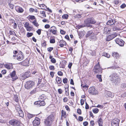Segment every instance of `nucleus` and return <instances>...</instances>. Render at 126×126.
Returning a JSON list of instances; mask_svg holds the SVG:
<instances>
[{
    "label": "nucleus",
    "mask_w": 126,
    "mask_h": 126,
    "mask_svg": "<svg viewBox=\"0 0 126 126\" xmlns=\"http://www.w3.org/2000/svg\"><path fill=\"white\" fill-rule=\"evenodd\" d=\"M110 78L111 81L116 84L120 81V78L115 73H113L109 76Z\"/></svg>",
    "instance_id": "obj_1"
},
{
    "label": "nucleus",
    "mask_w": 126,
    "mask_h": 126,
    "mask_svg": "<svg viewBox=\"0 0 126 126\" xmlns=\"http://www.w3.org/2000/svg\"><path fill=\"white\" fill-rule=\"evenodd\" d=\"M84 22L86 26L87 27H90L91 26L90 24H94L96 22L93 18L90 17L88 18L84 21Z\"/></svg>",
    "instance_id": "obj_2"
},
{
    "label": "nucleus",
    "mask_w": 126,
    "mask_h": 126,
    "mask_svg": "<svg viewBox=\"0 0 126 126\" xmlns=\"http://www.w3.org/2000/svg\"><path fill=\"white\" fill-rule=\"evenodd\" d=\"M34 84L33 81H29L26 82L25 85V88L27 89L32 88Z\"/></svg>",
    "instance_id": "obj_3"
},
{
    "label": "nucleus",
    "mask_w": 126,
    "mask_h": 126,
    "mask_svg": "<svg viewBox=\"0 0 126 126\" xmlns=\"http://www.w3.org/2000/svg\"><path fill=\"white\" fill-rule=\"evenodd\" d=\"M94 71L95 73L101 72L102 69L100 66L99 63L98 62L95 66L94 69L93 70Z\"/></svg>",
    "instance_id": "obj_4"
},
{
    "label": "nucleus",
    "mask_w": 126,
    "mask_h": 126,
    "mask_svg": "<svg viewBox=\"0 0 126 126\" xmlns=\"http://www.w3.org/2000/svg\"><path fill=\"white\" fill-rule=\"evenodd\" d=\"M116 32H113L112 34L108 35L107 36L106 40L107 41H109L112 40L117 36Z\"/></svg>",
    "instance_id": "obj_5"
},
{
    "label": "nucleus",
    "mask_w": 126,
    "mask_h": 126,
    "mask_svg": "<svg viewBox=\"0 0 126 126\" xmlns=\"http://www.w3.org/2000/svg\"><path fill=\"white\" fill-rule=\"evenodd\" d=\"M9 123L10 124L14 126H17L19 124V122L16 119L11 120L9 121Z\"/></svg>",
    "instance_id": "obj_6"
},
{
    "label": "nucleus",
    "mask_w": 126,
    "mask_h": 126,
    "mask_svg": "<svg viewBox=\"0 0 126 126\" xmlns=\"http://www.w3.org/2000/svg\"><path fill=\"white\" fill-rule=\"evenodd\" d=\"M120 122L119 120L116 118L114 119L112 121V126H119Z\"/></svg>",
    "instance_id": "obj_7"
},
{
    "label": "nucleus",
    "mask_w": 126,
    "mask_h": 126,
    "mask_svg": "<svg viewBox=\"0 0 126 126\" xmlns=\"http://www.w3.org/2000/svg\"><path fill=\"white\" fill-rule=\"evenodd\" d=\"M89 92L90 93L92 94L95 95L98 94V92L96 90L94 87H90L89 89Z\"/></svg>",
    "instance_id": "obj_8"
},
{
    "label": "nucleus",
    "mask_w": 126,
    "mask_h": 126,
    "mask_svg": "<svg viewBox=\"0 0 126 126\" xmlns=\"http://www.w3.org/2000/svg\"><path fill=\"white\" fill-rule=\"evenodd\" d=\"M9 75L12 78V80L13 81H14L18 78V77L16 75V72L15 70L10 73Z\"/></svg>",
    "instance_id": "obj_9"
},
{
    "label": "nucleus",
    "mask_w": 126,
    "mask_h": 126,
    "mask_svg": "<svg viewBox=\"0 0 126 126\" xmlns=\"http://www.w3.org/2000/svg\"><path fill=\"white\" fill-rule=\"evenodd\" d=\"M116 43L119 45L120 46H124L125 42L122 39L119 38H116L115 40Z\"/></svg>",
    "instance_id": "obj_10"
},
{
    "label": "nucleus",
    "mask_w": 126,
    "mask_h": 126,
    "mask_svg": "<svg viewBox=\"0 0 126 126\" xmlns=\"http://www.w3.org/2000/svg\"><path fill=\"white\" fill-rule=\"evenodd\" d=\"M34 104L37 105L38 107L44 106L45 105L46 103L44 101L39 100L34 103Z\"/></svg>",
    "instance_id": "obj_11"
},
{
    "label": "nucleus",
    "mask_w": 126,
    "mask_h": 126,
    "mask_svg": "<svg viewBox=\"0 0 126 126\" xmlns=\"http://www.w3.org/2000/svg\"><path fill=\"white\" fill-rule=\"evenodd\" d=\"M51 29L50 30V32H52L53 34L56 35L57 34V28L55 26H53L50 28Z\"/></svg>",
    "instance_id": "obj_12"
},
{
    "label": "nucleus",
    "mask_w": 126,
    "mask_h": 126,
    "mask_svg": "<svg viewBox=\"0 0 126 126\" xmlns=\"http://www.w3.org/2000/svg\"><path fill=\"white\" fill-rule=\"evenodd\" d=\"M40 124V119L36 117L35 119L33 122V126H38Z\"/></svg>",
    "instance_id": "obj_13"
},
{
    "label": "nucleus",
    "mask_w": 126,
    "mask_h": 126,
    "mask_svg": "<svg viewBox=\"0 0 126 126\" xmlns=\"http://www.w3.org/2000/svg\"><path fill=\"white\" fill-rule=\"evenodd\" d=\"M16 109L18 112L20 116L22 117L24 116V114L23 111L20 109V107L18 106L17 108H16Z\"/></svg>",
    "instance_id": "obj_14"
},
{
    "label": "nucleus",
    "mask_w": 126,
    "mask_h": 126,
    "mask_svg": "<svg viewBox=\"0 0 126 126\" xmlns=\"http://www.w3.org/2000/svg\"><path fill=\"white\" fill-rule=\"evenodd\" d=\"M24 56L22 52L20 51L17 55V59L18 60L21 61L24 59Z\"/></svg>",
    "instance_id": "obj_15"
},
{
    "label": "nucleus",
    "mask_w": 126,
    "mask_h": 126,
    "mask_svg": "<svg viewBox=\"0 0 126 126\" xmlns=\"http://www.w3.org/2000/svg\"><path fill=\"white\" fill-rule=\"evenodd\" d=\"M15 10L18 13H22L24 11L23 9L21 7L18 6H16Z\"/></svg>",
    "instance_id": "obj_16"
},
{
    "label": "nucleus",
    "mask_w": 126,
    "mask_h": 126,
    "mask_svg": "<svg viewBox=\"0 0 126 126\" xmlns=\"http://www.w3.org/2000/svg\"><path fill=\"white\" fill-rule=\"evenodd\" d=\"M115 22V20L111 19L108 21L107 24L108 25H112L114 24Z\"/></svg>",
    "instance_id": "obj_17"
},
{
    "label": "nucleus",
    "mask_w": 126,
    "mask_h": 126,
    "mask_svg": "<svg viewBox=\"0 0 126 126\" xmlns=\"http://www.w3.org/2000/svg\"><path fill=\"white\" fill-rule=\"evenodd\" d=\"M29 61L27 60H26L22 62L21 64L23 65L27 66L29 65Z\"/></svg>",
    "instance_id": "obj_18"
},
{
    "label": "nucleus",
    "mask_w": 126,
    "mask_h": 126,
    "mask_svg": "<svg viewBox=\"0 0 126 126\" xmlns=\"http://www.w3.org/2000/svg\"><path fill=\"white\" fill-rule=\"evenodd\" d=\"M105 95L107 97H110L112 96V93L110 91H106L105 92Z\"/></svg>",
    "instance_id": "obj_19"
},
{
    "label": "nucleus",
    "mask_w": 126,
    "mask_h": 126,
    "mask_svg": "<svg viewBox=\"0 0 126 126\" xmlns=\"http://www.w3.org/2000/svg\"><path fill=\"white\" fill-rule=\"evenodd\" d=\"M5 67L8 69H12L13 68L12 64H5L4 65Z\"/></svg>",
    "instance_id": "obj_20"
},
{
    "label": "nucleus",
    "mask_w": 126,
    "mask_h": 126,
    "mask_svg": "<svg viewBox=\"0 0 126 126\" xmlns=\"http://www.w3.org/2000/svg\"><path fill=\"white\" fill-rule=\"evenodd\" d=\"M111 31V30L109 28L105 27L104 29V32L106 34H109Z\"/></svg>",
    "instance_id": "obj_21"
},
{
    "label": "nucleus",
    "mask_w": 126,
    "mask_h": 126,
    "mask_svg": "<svg viewBox=\"0 0 126 126\" xmlns=\"http://www.w3.org/2000/svg\"><path fill=\"white\" fill-rule=\"evenodd\" d=\"M99 126H103V121L101 118H99L97 121Z\"/></svg>",
    "instance_id": "obj_22"
},
{
    "label": "nucleus",
    "mask_w": 126,
    "mask_h": 126,
    "mask_svg": "<svg viewBox=\"0 0 126 126\" xmlns=\"http://www.w3.org/2000/svg\"><path fill=\"white\" fill-rule=\"evenodd\" d=\"M47 119L52 122L53 120L54 116L53 115H50L48 117Z\"/></svg>",
    "instance_id": "obj_23"
},
{
    "label": "nucleus",
    "mask_w": 126,
    "mask_h": 126,
    "mask_svg": "<svg viewBox=\"0 0 126 126\" xmlns=\"http://www.w3.org/2000/svg\"><path fill=\"white\" fill-rule=\"evenodd\" d=\"M112 56L114 58L117 59L118 58L119 55L117 52H113L112 53Z\"/></svg>",
    "instance_id": "obj_24"
},
{
    "label": "nucleus",
    "mask_w": 126,
    "mask_h": 126,
    "mask_svg": "<svg viewBox=\"0 0 126 126\" xmlns=\"http://www.w3.org/2000/svg\"><path fill=\"white\" fill-rule=\"evenodd\" d=\"M56 80L58 84H60L62 82L61 78L58 77H56Z\"/></svg>",
    "instance_id": "obj_25"
},
{
    "label": "nucleus",
    "mask_w": 126,
    "mask_h": 126,
    "mask_svg": "<svg viewBox=\"0 0 126 126\" xmlns=\"http://www.w3.org/2000/svg\"><path fill=\"white\" fill-rule=\"evenodd\" d=\"M51 122H52L50 121H49V120L47 119L45 121V124L47 126H48L50 124Z\"/></svg>",
    "instance_id": "obj_26"
},
{
    "label": "nucleus",
    "mask_w": 126,
    "mask_h": 126,
    "mask_svg": "<svg viewBox=\"0 0 126 126\" xmlns=\"http://www.w3.org/2000/svg\"><path fill=\"white\" fill-rule=\"evenodd\" d=\"M102 55L108 58H109L110 57V55L109 54L106 52H104Z\"/></svg>",
    "instance_id": "obj_27"
},
{
    "label": "nucleus",
    "mask_w": 126,
    "mask_h": 126,
    "mask_svg": "<svg viewBox=\"0 0 126 126\" xmlns=\"http://www.w3.org/2000/svg\"><path fill=\"white\" fill-rule=\"evenodd\" d=\"M32 23L34 26L36 27H38L39 25L38 23L37 22L36 20H35L34 21L32 22Z\"/></svg>",
    "instance_id": "obj_28"
},
{
    "label": "nucleus",
    "mask_w": 126,
    "mask_h": 126,
    "mask_svg": "<svg viewBox=\"0 0 126 126\" xmlns=\"http://www.w3.org/2000/svg\"><path fill=\"white\" fill-rule=\"evenodd\" d=\"M30 72H27L25 73V77L26 78L29 77L30 75Z\"/></svg>",
    "instance_id": "obj_29"
},
{
    "label": "nucleus",
    "mask_w": 126,
    "mask_h": 126,
    "mask_svg": "<svg viewBox=\"0 0 126 126\" xmlns=\"http://www.w3.org/2000/svg\"><path fill=\"white\" fill-rule=\"evenodd\" d=\"M101 75H96V77L98 79L100 82H102V80L101 79Z\"/></svg>",
    "instance_id": "obj_30"
},
{
    "label": "nucleus",
    "mask_w": 126,
    "mask_h": 126,
    "mask_svg": "<svg viewBox=\"0 0 126 126\" xmlns=\"http://www.w3.org/2000/svg\"><path fill=\"white\" fill-rule=\"evenodd\" d=\"M90 37L91 39L93 40L95 38V35L93 32H92Z\"/></svg>",
    "instance_id": "obj_31"
},
{
    "label": "nucleus",
    "mask_w": 126,
    "mask_h": 126,
    "mask_svg": "<svg viewBox=\"0 0 126 126\" xmlns=\"http://www.w3.org/2000/svg\"><path fill=\"white\" fill-rule=\"evenodd\" d=\"M69 86L68 85V88L67 87V88H65V93L66 95L67 96H68L69 95V93H68V88Z\"/></svg>",
    "instance_id": "obj_32"
},
{
    "label": "nucleus",
    "mask_w": 126,
    "mask_h": 126,
    "mask_svg": "<svg viewBox=\"0 0 126 126\" xmlns=\"http://www.w3.org/2000/svg\"><path fill=\"white\" fill-rule=\"evenodd\" d=\"M92 31H90L88 32L86 34V37H88L89 36H90Z\"/></svg>",
    "instance_id": "obj_33"
},
{
    "label": "nucleus",
    "mask_w": 126,
    "mask_h": 126,
    "mask_svg": "<svg viewBox=\"0 0 126 126\" xmlns=\"http://www.w3.org/2000/svg\"><path fill=\"white\" fill-rule=\"evenodd\" d=\"M81 15L79 14H77L74 16L75 18H81Z\"/></svg>",
    "instance_id": "obj_34"
},
{
    "label": "nucleus",
    "mask_w": 126,
    "mask_h": 126,
    "mask_svg": "<svg viewBox=\"0 0 126 126\" xmlns=\"http://www.w3.org/2000/svg\"><path fill=\"white\" fill-rule=\"evenodd\" d=\"M40 13L42 15V16L43 17H46V15L45 12L44 11H40Z\"/></svg>",
    "instance_id": "obj_35"
},
{
    "label": "nucleus",
    "mask_w": 126,
    "mask_h": 126,
    "mask_svg": "<svg viewBox=\"0 0 126 126\" xmlns=\"http://www.w3.org/2000/svg\"><path fill=\"white\" fill-rule=\"evenodd\" d=\"M121 87L122 88H125L126 87V83H123L121 85Z\"/></svg>",
    "instance_id": "obj_36"
},
{
    "label": "nucleus",
    "mask_w": 126,
    "mask_h": 126,
    "mask_svg": "<svg viewBox=\"0 0 126 126\" xmlns=\"http://www.w3.org/2000/svg\"><path fill=\"white\" fill-rule=\"evenodd\" d=\"M99 111V110L97 108L94 109L93 110V112L95 113H97Z\"/></svg>",
    "instance_id": "obj_37"
},
{
    "label": "nucleus",
    "mask_w": 126,
    "mask_h": 126,
    "mask_svg": "<svg viewBox=\"0 0 126 126\" xmlns=\"http://www.w3.org/2000/svg\"><path fill=\"white\" fill-rule=\"evenodd\" d=\"M59 43H60L62 44H63L64 45H66V42L63 40H61L59 41Z\"/></svg>",
    "instance_id": "obj_38"
},
{
    "label": "nucleus",
    "mask_w": 126,
    "mask_h": 126,
    "mask_svg": "<svg viewBox=\"0 0 126 126\" xmlns=\"http://www.w3.org/2000/svg\"><path fill=\"white\" fill-rule=\"evenodd\" d=\"M66 114V112L65 111L63 110L61 111V116H64Z\"/></svg>",
    "instance_id": "obj_39"
},
{
    "label": "nucleus",
    "mask_w": 126,
    "mask_h": 126,
    "mask_svg": "<svg viewBox=\"0 0 126 126\" xmlns=\"http://www.w3.org/2000/svg\"><path fill=\"white\" fill-rule=\"evenodd\" d=\"M33 34V33L31 32H28L27 34V36L28 37H29L31 36Z\"/></svg>",
    "instance_id": "obj_40"
},
{
    "label": "nucleus",
    "mask_w": 126,
    "mask_h": 126,
    "mask_svg": "<svg viewBox=\"0 0 126 126\" xmlns=\"http://www.w3.org/2000/svg\"><path fill=\"white\" fill-rule=\"evenodd\" d=\"M29 19L32 20L34 19L36 20L35 16H30L29 17Z\"/></svg>",
    "instance_id": "obj_41"
},
{
    "label": "nucleus",
    "mask_w": 126,
    "mask_h": 126,
    "mask_svg": "<svg viewBox=\"0 0 126 126\" xmlns=\"http://www.w3.org/2000/svg\"><path fill=\"white\" fill-rule=\"evenodd\" d=\"M68 17V15L67 14H65L63 15L62 16V18L63 19H67Z\"/></svg>",
    "instance_id": "obj_42"
},
{
    "label": "nucleus",
    "mask_w": 126,
    "mask_h": 126,
    "mask_svg": "<svg viewBox=\"0 0 126 126\" xmlns=\"http://www.w3.org/2000/svg\"><path fill=\"white\" fill-rule=\"evenodd\" d=\"M63 82L64 83H67L68 82V79L67 78H65L63 79Z\"/></svg>",
    "instance_id": "obj_43"
},
{
    "label": "nucleus",
    "mask_w": 126,
    "mask_h": 126,
    "mask_svg": "<svg viewBox=\"0 0 126 126\" xmlns=\"http://www.w3.org/2000/svg\"><path fill=\"white\" fill-rule=\"evenodd\" d=\"M10 35H13L16 36H17L16 35L15 32L13 31H10Z\"/></svg>",
    "instance_id": "obj_44"
},
{
    "label": "nucleus",
    "mask_w": 126,
    "mask_h": 126,
    "mask_svg": "<svg viewBox=\"0 0 126 126\" xmlns=\"http://www.w3.org/2000/svg\"><path fill=\"white\" fill-rule=\"evenodd\" d=\"M12 22H14V24L13 26V28L14 29H16L17 27V25L16 23L15 22V20H13Z\"/></svg>",
    "instance_id": "obj_45"
},
{
    "label": "nucleus",
    "mask_w": 126,
    "mask_h": 126,
    "mask_svg": "<svg viewBox=\"0 0 126 126\" xmlns=\"http://www.w3.org/2000/svg\"><path fill=\"white\" fill-rule=\"evenodd\" d=\"M36 89H37L36 88H35L33 89V90L31 91V92L30 93L31 94H32L35 93L36 92Z\"/></svg>",
    "instance_id": "obj_46"
},
{
    "label": "nucleus",
    "mask_w": 126,
    "mask_h": 126,
    "mask_svg": "<svg viewBox=\"0 0 126 126\" xmlns=\"http://www.w3.org/2000/svg\"><path fill=\"white\" fill-rule=\"evenodd\" d=\"M55 40L54 39H52L50 40V42L51 43H54L55 42Z\"/></svg>",
    "instance_id": "obj_47"
},
{
    "label": "nucleus",
    "mask_w": 126,
    "mask_h": 126,
    "mask_svg": "<svg viewBox=\"0 0 126 126\" xmlns=\"http://www.w3.org/2000/svg\"><path fill=\"white\" fill-rule=\"evenodd\" d=\"M49 68L50 70H54L55 69L54 66L53 65H50L49 67Z\"/></svg>",
    "instance_id": "obj_48"
},
{
    "label": "nucleus",
    "mask_w": 126,
    "mask_h": 126,
    "mask_svg": "<svg viewBox=\"0 0 126 126\" xmlns=\"http://www.w3.org/2000/svg\"><path fill=\"white\" fill-rule=\"evenodd\" d=\"M85 25H78L77 26V27L79 29L81 28L84 27H85Z\"/></svg>",
    "instance_id": "obj_49"
},
{
    "label": "nucleus",
    "mask_w": 126,
    "mask_h": 126,
    "mask_svg": "<svg viewBox=\"0 0 126 126\" xmlns=\"http://www.w3.org/2000/svg\"><path fill=\"white\" fill-rule=\"evenodd\" d=\"M27 117L28 118L30 119L33 117V115L30 114H28L27 115Z\"/></svg>",
    "instance_id": "obj_50"
},
{
    "label": "nucleus",
    "mask_w": 126,
    "mask_h": 126,
    "mask_svg": "<svg viewBox=\"0 0 126 126\" xmlns=\"http://www.w3.org/2000/svg\"><path fill=\"white\" fill-rule=\"evenodd\" d=\"M41 29H39L36 31V32L39 35H40L41 34Z\"/></svg>",
    "instance_id": "obj_51"
},
{
    "label": "nucleus",
    "mask_w": 126,
    "mask_h": 126,
    "mask_svg": "<svg viewBox=\"0 0 126 126\" xmlns=\"http://www.w3.org/2000/svg\"><path fill=\"white\" fill-rule=\"evenodd\" d=\"M77 112V113L79 114H81V110L79 109H78Z\"/></svg>",
    "instance_id": "obj_52"
},
{
    "label": "nucleus",
    "mask_w": 126,
    "mask_h": 126,
    "mask_svg": "<svg viewBox=\"0 0 126 126\" xmlns=\"http://www.w3.org/2000/svg\"><path fill=\"white\" fill-rule=\"evenodd\" d=\"M8 6L10 7V8L12 9H13V4H11L10 3H8Z\"/></svg>",
    "instance_id": "obj_53"
},
{
    "label": "nucleus",
    "mask_w": 126,
    "mask_h": 126,
    "mask_svg": "<svg viewBox=\"0 0 126 126\" xmlns=\"http://www.w3.org/2000/svg\"><path fill=\"white\" fill-rule=\"evenodd\" d=\"M53 49V47H49L47 48V50L49 52H50Z\"/></svg>",
    "instance_id": "obj_54"
},
{
    "label": "nucleus",
    "mask_w": 126,
    "mask_h": 126,
    "mask_svg": "<svg viewBox=\"0 0 126 126\" xmlns=\"http://www.w3.org/2000/svg\"><path fill=\"white\" fill-rule=\"evenodd\" d=\"M51 62L53 63H55L56 62L55 59L54 58H53L51 60Z\"/></svg>",
    "instance_id": "obj_55"
},
{
    "label": "nucleus",
    "mask_w": 126,
    "mask_h": 126,
    "mask_svg": "<svg viewBox=\"0 0 126 126\" xmlns=\"http://www.w3.org/2000/svg\"><path fill=\"white\" fill-rule=\"evenodd\" d=\"M27 31H30L31 30L32 28L30 26H29L26 28Z\"/></svg>",
    "instance_id": "obj_56"
},
{
    "label": "nucleus",
    "mask_w": 126,
    "mask_h": 126,
    "mask_svg": "<svg viewBox=\"0 0 126 126\" xmlns=\"http://www.w3.org/2000/svg\"><path fill=\"white\" fill-rule=\"evenodd\" d=\"M81 87H83L84 88H85V89H86V90H87L88 88V86L86 85H85L84 86H83L82 84H81Z\"/></svg>",
    "instance_id": "obj_57"
},
{
    "label": "nucleus",
    "mask_w": 126,
    "mask_h": 126,
    "mask_svg": "<svg viewBox=\"0 0 126 126\" xmlns=\"http://www.w3.org/2000/svg\"><path fill=\"white\" fill-rule=\"evenodd\" d=\"M79 120L80 121H82L83 118L82 117L79 116L78 118Z\"/></svg>",
    "instance_id": "obj_58"
},
{
    "label": "nucleus",
    "mask_w": 126,
    "mask_h": 126,
    "mask_svg": "<svg viewBox=\"0 0 126 126\" xmlns=\"http://www.w3.org/2000/svg\"><path fill=\"white\" fill-rule=\"evenodd\" d=\"M96 107L98 108H100L101 109H102L103 108V106L102 105L98 104Z\"/></svg>",
    "instance_id": "obj_59"
},
{
    "label": "nucleus",
    "mask_w": 126,
    "mask_h": 126,
    "mask_svg": "<svg viewBox=\"0 0 126 126\" xmlns=\"http://www.w3.org/2000/svg\"><path fill=\"white\" fill-rule=\"evenodd\" d=\"M38 73L36 71H35L32 72V74H36V75H38Z\"/></svg>",
    "instance_id": "obj_60"
},
{
    "label": "nucleus",
    "mask_w": 126,
    "mask_h": 126,
    "mask_svg": "<svg viewBox=\"0 0 126 126\" xmlns=\"http://www.w3.org/2000/svg\"><path fill=\"white\" fill-rule=\"evenodd\" d=\"M65 32L63 30H60V33L62 34H64L65 33Z\"/></svg>",
    "instance_id": "obj_61"
},
{
    "label": "nucleus",
    "mask_w": 126,
    "mask_h": 126,
    "mask_svg": "<svg viewBox=\"0 0 126 126\" xmlns=\"http://www.w3.org/2000/svg\"><path fill=\"white\" fill-rule=\"evenodd\" d=\"M126 6V4L124 3L122 4L120 6L121 8L123 9L125 8Z\"/></svg>",
    "instance_id": "obj_62"
},
{
    "label": "nucleus",
    "mask_w": 126,
    "mask_h": 126,
    "mask_svg": "<svg viewBox=\"0 0 126 126\" xmlns=\"http://www.w3.org/2000/svg\"><path fill=\"white\" fill-rule=\"evenodd\" d=\"M44 95H42L41 96H40L39 99H41L42 100L44 99Z\"/></svg>",
    "instance_id": "obj_63"
},
{
    "label": "nucleus",
    "mask_w": 126,
    "mask_h": 126,
    "mask_svg": "<svg viewBox=\"0 0 126 126\" xmlns=\"http://www.w3.org/2000/svg\"><path fill=\"white\" fill-rule=\"evenodd\" d=\"M50 26L49 25L47 24L45 25V28L46 29H48L49 28Z\"/></svg>",
    "instance_id": "obj_64"
}]
</instances>
